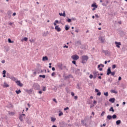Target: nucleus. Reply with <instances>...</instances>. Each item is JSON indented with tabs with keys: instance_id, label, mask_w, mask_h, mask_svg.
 Listing matches in <instances>:
<instances>
[{
	"instance_id": "33",
	"label": "nucleus",
	"mask_w": 127,
	"mask_h": 127,
	"mask_svg": "<svg viewBox=\"0 0 127 127\" xmlns=\"http://www.w3.org/2000/svg\"><path fill=\"white\" fill-rule=\"evenodd\" d=\"M16 93L17 95H18V94H20V93H21V91H20V90H16Z\"/></svg>"
},
{
	"instance_id": "51",
	"label": "nucleus",
	"mask_w": 127,
	"mask_h": 127,
	"mask_svg": "<svg viewBox=\"0 0 127 127\" xmlns=\"http://www.w3.org/2000/svg\"><path fill=\"white\" fill-rule=\"evenodd\" d=\"M93 104H94V105H96L97 104V101H96V100H94L93 101Z\"/></svg>"
},
{
	"instance_id": "21",
	"label": "nucleus",
	"mask_w": 127,
	"mask_h": 127,
	"mask_svg": "<svg viewBox=\"0 0 127 127\" xmlns=\"http://www.w3.org/2000/svg\"><path fill=\"white\" fill-rule=\"evenodd\" d=\"M42 60L43 61H47V60H48V57H47V56L43 57Z\"/></svg>"
},
{
	"instance_id": "11",
	"label": "nucleus",
	"mask_w": 127,
	"mask_h": 127,
	"mask_svg": "<svg viewBox=\"0 0 127 127\" xmlns=\"http://www.w3.org/2000/svg\"><path fill=\"white\" fill-rule=\"evenodd\" d=\"M58 67L61 70H62V69H63V65L62 64H60V63L58 64Z\"/></svg>"
},
{
	"instance_id": "55",
	"label": "nucleus",
	"mask_w": 127,
	"mask_h": 127,
	"mask_svg": "<svg viewBox=\"0 0 127 127\" xmlns=\"http://www.w3.org/2000/svg\"><path fill=\"white\" fill-rule=\"evenodd\" d=\"M15 15H16V12H14L12 14L13 16H15Z\"/></svg>"
},
{
	"instance_id": "47",
	"label": "nucleus",
	"mask_w": 127,
	"mask_h": 127,
	"mask_svg": "<svg viewBox=\"0 0 127 127\" xmlns=\"http://www.w3.org/2000/svg\"><path fill=\"white\" fill-rule=\"evenodd\" d=\"M28 39L27 37H25V38H24L23 40H24V41H27L28 40Z\"/></svg>"
},
{
	"instance_id": "28",
	"label": "nucleus",
	"mask_w": 127,
	"mask_h": 127,
	"mask_svg": "<svg viewBox=\"0 0 127 127\" xmlns=\"http://www.w3.org/2000/svg\"><path fill=\"white\" fill-rule=\"evenodd\" d=\"M7 14L8 15V16H11V11H8L7 12Z\"/></svg>"
},
{
	"instance_id": "37",
	"label": "nucleus",
	"mask_w": 127,
	"mask_h": 127,
	"mask_svg": "<svg viewBox=\"0 0 127 127\" xmlns=\"http://www.w3.org/2000/svg\"><path fill=\"white\" fill-rule=\"evenodd\" d=\"M8 42L9 43H13V42H12L10 39H8Z\"/></svg>"
},
{
	"instance_id": "9",
	"label": "nucleus",
	"mask_w": 127,
	"mask_h": 127,
	"mask_svg": "<svg viewBox=\"0 0 127 127\" xmlns=\"http://www.w3.org/2000/svg\"><path fill=\"white\" fill-rule=\"evenodd\" d=\"M93 79H96V78H97V75H100V74H99V72H98V71H94L93 73Z\"/></svg>"
},
{
	"instance_id": "49",
	"label": "nucleus",
	"mask_w": 127,
	"mask_h": 127,
	"mask_svg": "<svg viewBox=\"0 0 127 127\" xmlns=\"http://www.w3.org/2000/svg\"><path fill=\"white\" fill-rule=\"evenodd\" d=\"M104 114H105V112L103 111V112H102V113L101 114V116L102 117H103V116H104Z\"/></svg>"
},
{
	"instance_id": "7",
	"label": "nucleus",
	"mask_w": 127,
	"mask_h": 127,
	"mask_svg": "<svg viewBox=\"0 0 127 127\" xmlns=\"http://www.w3.org/2000/svg\"><path fill=\"white\" fill-rule=\"evenodd\" d=\"M102 68H104V64H101L98 65V69L99 70V71H102Z\"/></svg>"
},
{
	"instance_id": "35",
	"label": "nucleus",
	"mask_w": 127,
	"mask_h": 127,
	"mask_svg": "<svg viewBox=\"0 0 127 127\" xmlns=\"http://www.w3.org/2000/svg\"><path fill=\"white\" fill-rule=\"evenodd\" d=\"M112 76H115V75H116V72L113 71V72H111V73Z\"/></svg>"
},
{
	"instance_id": "4",
	"label": "nucleus",
	"mask_w": 127,
	"mask_h": 127,
	"mask_svg": "<svg viewBox=\"0 0 127 127\" xmlns=\"http://www.w3.org/2000/svg\"><path fill=\"white\" fill-rule=\"evenodd\" d=\"M102 53H104L105 54V55H106V56L110 55V54H111V52H110V51H109V50H102Z\"/></svg>"
},
{
	"instance_id": "52",
	"label": "nucleus",
	"mask_w": 127,
	"mask_h": 127,
	"mask_svg": "<svg viewBox=\"0 0 127 127\" xmlns=\"http://www.w3.org/2000/svg\"><path fill=\"white\" fill-rule=\"evenodd\" d=\"M78 99V96H74V99L77 100Z\"/></svg>"
},
{
	"instance_id": "8",
	"label": "nucleus",
	"mask_w": 127,
	"mask_h": 127,
	"mask_svg": "<svg viewBox=\"0 0 127 127\" xmlns=\"http://www.w3.org/2000/svg\"><path fill=\"white\" fill-rule=\"evenodd\" d=\"M71 58L72 59H73V60L76 61V60H78V59H79V57L77 55H74L71 56Z\"/></svg>"
},
{
	"instance_id": "25",
	"label": "nucleus",
	"mask_w": 127,
	"mask_h": 127,
	"mask_svg": "<svg viewBox=\"0 0 127 127\" xmlns=\"http://www.w3.org/2000/svg\"><path fill=\"white\" fill-rule=\"evenodd\" d=\"M110 112H113V113L115 112V110H114V108L113 107H111L110 109H109Z\"/></svg>"
},
{
	"instance_id": "32",
	"label": "nucleus",
	"mask_w": 127,
	"mask_h": 127,
	"mask_svg": "<svg viewBox=\"0 0 127 127\" xmlns=\"http://www.w3.org/2000/svg\"><path fill=\"white\" fill-rule=\"evenodd\" d=\"M65 29L66 31L69 30V27L68 26V25H65Z\"/></svg>"
},
{
	"instance_id": "48",
	"label": "nucleus",
	"mask_w": 127,
	"mask_h": 127,
	"mask_svg": "<svg viewBox=\"0 0 127 127\" xmlns=\"http://www.w3.org/2000/svg\"><path fill=\"white\" fill-rule=\"evenodd\" d=\"M67 110H69V107H66L64 108V111H67Z\"/></svg>"
},
{
	"instance_id": "46",
	"label": "nucleus",
	"mask_w": 127,
	"mask_h": 127,
	"mask_svg": "<svg viewBox=\"0 0 127 127\" xmlns=\"http://www.w3.org/2000/svg\"><path fill=\"white\" fill-rule=\"evenodd\" d=\"M53 101L55 102V103H57V100H56V99L55 98L53 99Z\"/></svg>"
},
{
	"instance_id": "39",
	"label": "nucleus",
	"mask_w": 127,
	"mask_h": 127,
	"mask_svg": "<svg viewBox=\"0 0 127 127\" xmlns=\"http://www.w3.org/2000/svg\"><path fill=\"white\" fill-rule=\"evenodd\" d=\"M89 78L90 79H93V78H94V76L93 75V74H90L89 75Z\"/></svg>"
},
{
	"instance_id": "3",
	"label": "nucleus",
	"mask_w": 127,
	"mask_h": 127,
	"mask_svg": "<svg viewBox=\"0 0 127 127\" xmlns=\"http://www.w3.org/2000/svg\"><path fill=\"white\" fill-rule=\"evenodd\" d=\"M34 90H40V85L37 83H35L33 85Z\"/></svg>"
},
{
	"instance_id": "26",
	"label": "nucleus",
	"mask_w": 127,
	"mask_h": 127,
	"mask_svg": "<svg viewBox=\"0 0 127 127\" xmlns=\"http://www.w3.org/2000/svg\"><path fill=\"white\" fill-rule=\"evenodd\" d=\"M111 93H114V94H117L118 92L115 90H111Z\"/></svg>"
},
{
	"instance_id": "29",
	"label": "nucleus",
	"mask_w": 127,
	"mask_h": 127,
	"mask_svg": "<svg viewBox=\"0 0 127 127\" xmlns=\"http://www.w3.org/2000/svg\"><path fill=\"white\" fill-rule=\"evenodd\" d=\"M104 96H105L106 97H108V96H109V93H108V92H104Z\"/></svg>"
},
{
	"instance_id": "40",
	"label": "nucleus",
	"mask_w": 127,
	"mask_h": 127,
	"mask_svg": "<svg viewBox=\"0 0 127 127\" xmlns=\"http://www.w3.org/2000/svg\"><path fill=\"white\" fill-rule=\"evenodd\" d=\"M9 115H10V116H13V115H14V113L13 112H9Z\"/></svg>"
},
{
	"instance_id": "16",
	"label": "nucleus",
	"mask_w": 127,
	"mask_h": 127,
	"mask_svg": "<svg viewBox=\"0 0 127 127\" xmlns=\"http://www.w3.org/2000/svg\"><path fill=\"white\" fill-rule=\"evenodd\" d=\"M92 7H95V8H98V5L96 3H94L91 5Z\"/></svg>"
},
{
	"instance_id": "56",
	"label": "nucleus",
	"mask_w": 127,
	"mask_h": 127,
	"mask_svg": "<svg viewBox=\"0 0 127 127\" xmlns=\"http://www.w3.org/2000/svg\"><path fill=\"white\" fill-rule=\"evenodd\" d=\"M5 73H6V71H5V70H3V74H5Z\"/></svg>"
},
{
	"instance_id": "24",
	"label": "nucleus",
	"mask_w": 127,
	"mask_h": 127,
	"mask_svg": "<svg viewBox=\"0 0 127 127\" xmlns=\"http://www.w3.org/2000/svg\"><path fill=\"white\" fill-rule=\"evenodd\" d=\"M51 122H52L53 123H54V122H55V121H56V118L51 117Z\"/></svg>"
},
{
	"instance_id": "61",
	"label": "nucleus",
	"mask_w": 127,
	"mask_h": 127,
	"mask_svg": "<svg viewBox=\"0 0 127 127\" xmlns=\"http://www.w3.org/2000/svg\"><path fill=\"white\" fill-rule=\"evenodd\" d=\"M71 20H76V18H71Z\"/></svg>"
},
{
	"instance_id": "19",
	"label": "nucleus",
	"mask_w": 127,
	"mask_h": 127,
	"mask_svg": "<svg viewBox=\"0 0 127 127\" xmlns=\"http://www.w3.org/2000/svg\"><path fill=\"white\" fill-rule=\"evenodd\" d=\"M4 88H8L9 87V85L6 83V82H4V85L3 86Z\"/></svg>"
},
{
	"instance_id": "14",
	"label": "nucleus",
	"mask_w": 127,
	"mask_h": 127,
	"mask_svg": "<svg viewBox=\"0 0 127 127\" xmlns=\"http://www.w3.org/2000/svg\"><path fill=\"white\" fill-rule=\"evenodd\" d=\"M112 73V71H111V67H109L107 70V75H110Z\"/></svg>"
},
{
	"instance_id": "12",
	"label": "nucleus",
	"mask_w": 127,
	"mask_h": 127,
	"mask_svg": "<svg viewBox=\"0 0 127 127\" xmlns=\"http://www.w3.org/2000/svg\"><path fill=\"white\" fill-rule=\"evenodd\" d=\"M115 44L116 45V47H118V48H120V46L122 45V44L121 42H115Z\"/></svg>"
},
{
	"instance_id": "50",
	"label": "nucleus",
	"mask_w": 127,
	"mask_h": 127,
	"mask_svg": "<svg viewBox=\"0 0 127 127\" xmlns=\"http://www.w3.org/2000/svg\"><path fill=\"white\" fill-rule=\"evenodd\" d=\"M1 63H2L3 64H4V63H5V61H4V60H2Z\"/></svg>"
},
{
	"instance_id": "58",
	"label": "nucleus",
	"mask_w": 127,
	"mask_h": 127,
	"mask_svg": "<svg viewBox=\"0 0 127 127\" xmlns=\"http://www.w3.org/2000/svg\"><path fill=\"white\" fill-rule=\"evenodd\" d=\"M75 32H76L77 33H78V32H79V30H78V29H76L75 30Z\"/></svg>"
},
{
	"instance_id": "38",
	"label": "nucleus",
	"mask_w": 127,
	"mask_h": 127,
	"mask_svg": "<svg viewBox=\"0 0 127 127\" xmlns=\"http://www.w3.org/2000/svg\"><path fill=\"white\" fill-rule=\"evenodd\" d=\"M43 91L44 92H45V91H46V87L45 86H43Z\"/></svg>"
},
{
	"instance_id": "43",
	"label": "nucleus",
	"mask_w": 127,
	"mask_h": 127,
	"mask_svg": "<svg viewBox=\"0 0 127 127\" xmlns=\"http://www.w3.org/2000/svg\"><path fill=\"white\" fill-rule=\"evenodd\" d=\"M55 75H56V73H55V72H53V73H52V77L55 76Z\"/></svg>"
},
{
	"instance_id": "42",
	"label": "nucleus",
	"mask_w": 127,
	"mask_h": 127,
	"mask_svg": "<svg viewBox=\"0 0 127 127\" xmlns=\"http://www.w3.org/2000/svg\"><path fill=\"white\" fill-rule=\"evenodd\" d=\"M66 21H67V22H71L72 20L70 18H68L67 20H66Z\"/></svg>"
},
{
	"instance_id": "23",
	"label": "nucleus",
	"mask_w": 127,
	"mask_h": 127,
	"mask_svg": "<svg viewBox=\"0 0 127 127\" xmlns=\"http://www.w3.org/2000/svg\"><path fill=\"white\" fill-rule=\"evenodd\" d=\"M121 123H122L121 120H118L117 121H116V125H117V126H119V125H121Z\"/></svg>"
},
{
	"instance_id": "36",
	"label": "nucleus",
	"mask_w": 127,
	"mask_h": 127,
	"mask_svg": "<svg viewBox=\"0 0 127 127\" xmlns=\"http://www.w3.org/2000/svg\"><path fill=\"white\" fill-rule=\"evenodd\" d=\"M59 117H61V116H63V112H60V113L59 114Z\"/></svg>"
},
{
	"instance_id": "10",
	"label": "nucleus",
	"mask_w": 127,
	"mask_h": 127,
	"mask_svg": "<svg viewBox=\"0 0 127 127\" xmlns=\"http://www.w3.org/2000/svg\"><path fill=\"white\" fill-rule=\"evenodd\" d=\"M55 29L58 32H60L61 31V28L59 27V25H57L55 26Z\"/></svg>"
},
{
	"instance_id": "53",
	"label": "nucleus",
	"mask_w": 127,
	"mask_h": 127,
	"mask_svg": "<svg viewBox=\"0 0 127 127\" xmlns=\"http://www.w3.org/2000/svg\"><path fill=\"white\" fill-rule=\"evenodd\" d=\"M118 80H119V81H121V80H122V77L119 76V78H118Z\"/></svg>"
},
{
	"instance_id": "45",
	"label": "nucleus",
	"mask_w": 127,
	"mask_h": 127,
	"mask_svg": "<svg viewBox=\"0 0 127 127\" xmlns=\"http://www.w3.org/2000/svg\"><path fill=\"white\" fill-rule=\"evenodd\" d=\"M116 64H113V65H112V68H113V69H115V68H116Z\"/></svg>"
},
{
	"instance_id": "41",
	"label": "nucleus",
	"mask_w": 127,
	"mask_h": 127,
	"mask_svg": "<svg viewBox=\"0 0 127 127\" xmlns=\"http://www.w3.org/2000/svg\"><path fill=\"white\" fill-rule=\"evenodd\" d=\"M112 118H113V119H117V115H113V116H112Z\"/></svg>"
},
{
	"instance_id": "59",
	"label": "nucleus",
	"mask_w": 127,
	"mask_h": 127,
	"mask_svg": "<svg viewBox=\"0 0 127 127\" xmlns=\"http://www.w3.org/2000/svg\"><path fill=\"white\" fill-rule=\"evenodd\" d=\"M71 95L72 96V97H73V96H74V94L73 93V92H71Z\"/></svg>"
},
{
	"instance_id": "13",
	"label": "nucleus",
	"mask_w": 127,
	"mask_h": 127,
	"mask_svg": "<svg viewBox=\"0 0 127 127\" xmlns=\"http://www.w3.org/2000/svg\"><path fill=\"white\" fill-rule=\"evenodd\" d=\"M95 92L97 93V96H101V95H102V93H101V92H99V90L98 89H95Z\"/></svg>"
},
{
	"instance_id": "2",
	"label": "nucleus",
	"mask_w": 127,
	"mask_h": 127,
	"mask_svg": "<svg viewBox=\"0 0 127 127\" xmlns=\"http://www.w3.org/2000/svg\"><path fill=\"white\" fill-rule=\"evenodd\" d=\"M88 59L89 57H88V56H82L81 57V63L82 64H85V63H87Z\"/></svg>"
},
{
	"instance_id": "15",
	"label": "nucleus",
	"mask_w": 127,
	"mask_h": 127,
	"mask_svg": "<svg viewBox=\"0 0 127 127\" xmlns=\"http://www.w3.org/2000/svg\"><path fill=\"white\" fill-rule=\"evenodd\" d=\"M26 92L28 93V94H31L32 92H33V90L32 89H29V90H26Z\"/></svg>"
},
{
	"instance_id": "5",
	"label": "nucleus",
	"mask_w": 127,
	"mask_h": 127,
	"mask_svg": "<svg viewBox=\"0 0 127 127\" xmlns=\"http://www.w3.org/2000/svg\"><path fill=\"white\" fill-rule=\"evenodd\" d=\"M99 40H100L101 43H104V42H106V37H105V36L100 37Z\"/></svg>"
},
{
	"instance_id": "17",
	"label": "nucleus",
	"mask_w": 127,
	"mask_h": 127,
	"mask_svg": "<svg viewBox=\"0 0 127 127\" xmlns=\"http://www.w3.org/2000/svg\"><path fill=\"white\" fill-rule=\"evenodd\" d=\"M115 101H116L115 98H110V99H109V102H111V103H115Z\"/></svg>"
},
{
	"instance_id": "60",
	"label": "nucleus",
	"mask_w": 127,
	"mask_h": 127,
	"mask_svg": "<svg viewBox=\"0 0 127 127\" xmlns=\"http://www.w3.org/2000/svg\"><path fill=\"white\" fill-rule=\"evenodd\" d=\"M55 22H56V23H58V22H59V21H58V20H55Z\"/></svg>"
},
{
	"instance_id": "64",
	"label": "nucleus",
	"mask_w": 127,
	"mask_h": 127,
	"mask_svg": "<svg viewBox=\"0 0 127 127\" xmlns=\"http://www.w3.org/2000/svg\"><path fill=\"white\" fill-rule=\"evenodd\" d=\"M52 127H57V126H56V125H53Z\"/></svg>"
},
{
	"instance_id": "22",
	"label": "nucleus",
	"mask_w": 127,
	"mask_h": 127,
	"mask_svg": "<svg viewBox=\"0 0 127 127\" xmlns=\"http://www.w3.org/2000/svg\"><path fill=\"white\" fill-rule=\"evenodd\" d=\"M85 122H86L85 120H81V124L83 125V126H86V123H85Z\"/></svg>"
},
{
	"instance_id": "44",
	"label": "nucleus",
	"mask_w": 127,
	"mask_h": 127,
	"mask_svg": "<svg viewBox=\"0 0 127 127\" xmlns=\"http://www.w3.org/2000/svg\"><path fill=\"white\" fill-rule=\"evenodd\" d=\"M72 64L76 65V61L75 60L72 61Z\"/></svg>"
},
{
	"instance_id": "54",
	"label": "nucleus",
	"mask_w": 127,
	"mask_h": 127,
	"mask_svg": "<svg viewBox=\"0 0 127 127\" xmlns=\"http://www.w3.org/2000/svg\"><path fill=\"white\" fill-rule=\"evenodd\" d=\"M95 16H96V17H97V18H99V15H98V14H96L95 15Z\"/></svg>"
},
{
	"instance_id": "1",
	"label": "nucleus",
	"mask_w": 127,
	"mask_h": 127,
	"mask_svg": "<svg viewBox=\"0 0 127 127\" xmlns=\"http://www.w3.org/2000/svg\"><path fill=\"white\" fill-rule=\"evenodd\" d=\"M10 79H11V80H12V81L15 82L17 85L18 86H19V87H22V86H23V84L21 83V82H20V81L17 80V78L14 77V76L10 77Z\"/></svg>"
},
{
	"instance_id": "31",
	"label": "nucleus",
	"mask_w": 127,
	"mask_h": 127,
	"mask_svg": "<svg viewBox=\"0 0 127 127\" xmlns=\"http://www.w3.org/2000/svg\"><path fill=\"white\" fill-rule=\"evenodd\" d=\"M29 41H30L31 43H34V42H35V39H32L30 40Z\"/></svg>"
},
{
	"instance_id": "27",
	"label": "nucleus",
	"mask_w": 127,
	"mask_h": 127,
	"mask_svg": "<svg viewBox=\"0 0 127 127\" xmlns=\"http://www.w3.org/2000/svg\"><path fill=\"white\" fill-rule=\"evenodd\" d=\"M107 118V119H109V120H112V116H111V115H108Z\"/></svg>"
},
{
	"instance_id": "62",
	"label": "nucleus",
	"mask_w": 127,
	"mask_h": 127,
	"mask_svg": "<svg viewBox=\"0 0 127 127\" xmlns=\"http://www.w3.org/2000/svg\"><path fill=\"white\" fill-rule=\"evenodd\" d=\"M33 74H34V75H36V74H37L36 71H34Z\"/></svg>"
},
{
	"instance_id": "18",
	"label": "nucleus",
	"mask_w": 127,
	"mask_h": 127,
	"mask_svg": "<svg viewBox=\"0 0 127 127\" xmlns=\"http://www.w3.org/2000/svg\"><path fill=\"white\" fill-rule=\"evenodd\" d=\"M59 14L61 16H64V17H65V16H66V13H65V11H64L63 13H60Z\"/></svg>"
},
{
	"instance_id": "34",
	"label": "nucleus",
	"mask_w": 127,
	"mask_h": 127,
	"mask_svg": "<svg viewBox=\"0 0 127 127\" xmlns=\"http://www.w3.org/2000/svg\"><path fill=\"white\" fill-rule=\"evenodd\" d=\"M39 77H40V78H43V79H44L45 78V75H40Z\"/></svg>"
},
{
	"instance_id": "20",
	"label": "nucleus",
	"mask_w": 127,
	"mask_h": 127,
	"mask_svg": "<svg viewBox=\"0 0 127 127\" xmlns=\"http://www.w3.org/2000/svg\"><path fill=\"white\" fill-rule=\"evenodd\" d=\"M48 34H49V32H48V31H47L44 33L43 36H47Z\"/></svg>"
},
{
	"instance_id": "57",
	"label": "nucleus",
	"mask_w": 127,
	"mask_h": 127,
	"mask_svg": "<svg viewBox=\"0 0 127 127\" xmlns=\"http://www.w3.org/2000/svg\"><path fill=\"white\" fill-rule=\"evenodd\" d=\"M52 71H55V67H53L52 68Z\"/></svg>"
},
{
	"instance_id": "63",
	"label": "nucleus",
	"mask_w": 127,
	"mask_h": 127,
	"mask_svg": "<svg viewBox=\"0 0 127 127\" xmlns=\"http://www.w3.org/2000/svg\"><path fill=\"white\" fill-rule=\"evenodd\" d=\"M39 94H42V91H39Z\"/></svg>"
},
{
	"instance_id": "6",
	"label": "nucleus",
	"mask_w": 127,
	"mask_h": 127,
	"mask_svg": "<svg viewBox=\"0 0 127 127\" xmlns=\"http://www.w3.org/2000/svg\"><path fill=\"white\" fill-rule=\"evenodd\" d=\"M24 116H25V114H21L19 115V119L21 122L23 121V120L25 119Z\"/></svg>"
},
{
	"instance_id": "30",
	"label": "nucleus",
	"mask_w": 127,
	"mask_h": 127,
	"mask_svg": "<svg viewBox=\"0 0 127 127\" xmlns=\"http://www.w3.org/2000/svg\"><path fill=\"white\" fill-rule=\"evenodd\" d=\"M75 44H81V41H77L75 42Z\"/></svg>"
}]
</instances>
